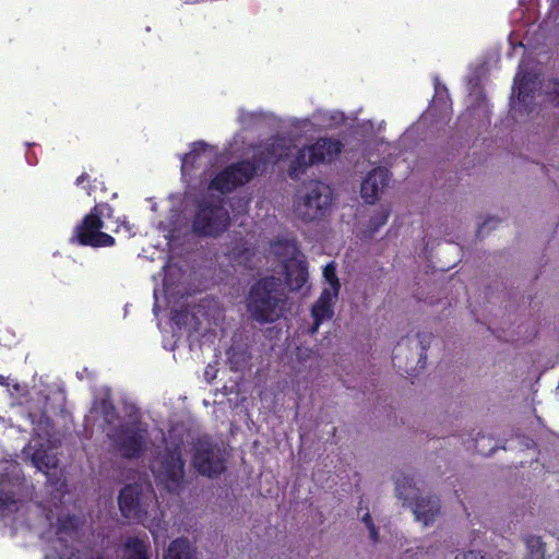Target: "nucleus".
I'll list each match as a JSON object with an SVG mask.
<instances>
[{
  "label": "nucleus",
  "instance_id": "nucleus-1",
  "mask_svg": "<svg viewBox=\"0 0 559 559\" xmlns=\"http://www.w3.org/2000/svg\"><path fill=\"white\" fill-rule=\"evenodd\" d=\"M283 301L282 282L275 276L258 280L249 289L246 307L258 323H274L281 318Z\"/></svg>",
  "mask_w": 559,
  "mask_h": 559
},
{
  "label": "nucleus",
  "instance_id": "nucleus-2",
  "mask_svg": "<svg viewBox=\"0 0 559 559\" xmlns=\"http://www.w3.org/2000/svg\"><path fill=\"white\" fill-rule=\"evenodd\" d=\"M191 230L198 237L218 238L230 226V215L224 200L216 197H203L194 202Z\"/></svg>",
  "mask_w": 559,
  "mask_h": 559
},
{
  "label": "nucleus",
  "instance_id": "nucleus-3",
  "mask_svg": "<svg viewBox=\"0 0 559 559\" xmlns=\"http://www.w3.org/2000/svg\"><path fill=\"white\" fill-rule=\"evenodd\" d=\"M112 212L114 209L108 203H97L74 227L70 238L71 243L92 248L115 246V238L102 231L104 227L103 217H110Z\"/></svg>",
  "mask_w": 559,
  "mask_h": 559
},
{
  "label": "nucleus",
  "instance_id": "nucleus-4",
  "mask_svg": "<svg viewBox=\"0 0 559 559\" xmlns=\"http://www.w3.org/2000/svg\"><path fill=\"white\" fill-rule=\"evenodd\" d=\"M332 204V191L319 180L304 183L295 203L296 215L304 222L323 218Z\"/></svg>",
  "mask_w": 559,
  "mask_h": 559
},
{
  "label": "nucleus",
  "instance_id": "nucleus-5",
  "mask_svg": "<svg viewBox=\"0 0 559 559\" xmlns=\"http://www.w3.org/2000/svg\"><path fill=\"white\" fill-rule=\"evenodd\" d=\"M396 497L412 509L415 519L424 525L431 524L440 513V500L436 496L423 497L413 478L401 475L395 479Z\"/></svg>",
  "mask_w": 559,
  "mask_h": 559
},
{
  "label": "nucleus",
  "instance_id": "nucleus-6",
  "mask_svg": "<svg viewBox=\"0 0 559 559\" xmlns=\"http://www.w3.org/2000/svg\"><path fill=\"white\" fill-rule=\"evenodd\" d=\"M257 175L254 163L249 159L238 160L218 171L210 181L209 189L228 194L250 182Z\"/></svg>",
  "mask_w": 559,
  "mask_h": 559
},
{
  "label": "nucleus",
  "instance_id": "nucleus-7",
  "mask_svg": "<svg viewBox=\"0 0 559 559\" xmlns=\"http://www.w3.org/2000/svg\"><path fill=\"white\" fill-rule=\"evenodd\" d=\"M108 437L123 459H139L146 450L147 430L139 424L119 425Z\"/></svg>",
  "mask_w": 559,
  "mask_h": 559
},
{
  "label": "nucleus",
  "instance_id": "nucleus-8",
  "mask_svg": "<svg viewBox=\"0 0 559 559\" xmlns=\"http://www.w3.org/2000/svg\"><path fill=\"white\" fill-rule=\"evenodd\" d=\"M152 497L143 492L139 484L126 485L119 493L118 504L123 518L135 523L147 519Z\"/></svg>",
  "mask_w": 559,
  "mask_h": 559
},
{
  "label": "nucleus",
  "instance_id": "nucleus-9",
  "mask_svg": "<svg viewBox=\"0 0 559 559\" xmlns=\"http://www.w3.org/2000/svg\"><path fill=\"white\" fill-rule=\"evenodd\" d=\"M192 465L195 471L209 478H217L226 471L225 460L207 439L193 443Z\"/></svg>",
  "mask_w": 559,
  "mask_h": 559
},
{
  "label": "nucleus",
  "instance_id": "nucleus-10",
  "mask_svg": "<svg viewBox=\"0 0 559 559\" xmlns=\"http://www.w3.org/2000/svg\"><path fill=\"white\" fill-rule=\"evenodd\" d=\"M185 477V460L179 450L167 452L162 461L158 478L169 492H177L182 486Z\"/></svg>",
  "mask_w": 559,
  "mask_h": 559
},
{
  "label": "nucleus",
  "instance_id": "nucleus-11",
  "mask_svg": "<svg viewBox=\"0 0 559 559\" xmlns=\"http://www.w3.org/2000/svg\"><path fill=\"white\" fill-rule=\"evenodd\" d=\"M390 171L384 167H378L369 171L361 182V198L366 203L373 204L379 199V193L389 185Z\"/></svg>",
  "mask_w": 559,
  "mask_h": 559
},
{
  "label": "nucleus",
  "instance_id": "nucleus-12",
  "mask_svg": "<svg viewBox=\"0 0 559 559\" xmlns=\"http://www.w3.org/2000/svg\"><path fill=\"white\" fill-rule=\"evenodd\" d=\"M309 148L313 157L312 162L319 165L335 160L342 153L344 144L337 139L321 136L309 145Z\"/></svg>",
  "mask_w": 559,
  "mask_h": 559
},
{
  "label": "nucleus",
  "instance_id": "nucleus-13",
  "mask_svg": "<svg viewBox=\"0 0 559 559\" xmlns=\"http://www.w3.org/2000/svg\"><path fill=\"white\" fill-rule=\"evenodd\" d=\"M312 159L313 157L309 145H304L300 147L288 167L287 173L289 178L298 180L304 174H306L310 166L318 165L317 162H312Z\"/></svg>",
  "mask_w": 559,
  "mask_h": 559
},
{
  "label": "nucleus",
  "instance_id": "nucleus-14",
  "mask_svg": "<svg viewBox=\"0 0 559 559\" xmlns=\"http://www.w3.org/2000/svg\"><path fill=\"white\" fill-rule=\"evenodd\" d=\"M278 144L275 142L266 143L262 150L255 152L250 162L257 165V173L265 171L269 164H277L282 159V155L277 153Z\"/></svg>",
  "mask_w": 559,
  "mask_h": 559
},
{
  "label": "nucleus",
  "instance_id": "nucleus-15",
  "mask_svg": "<svg viewBox=\"0 0 559 559\" xmlns=\"http://www.w3.org/2000/svg\"><path fill=\"white\" fill-rule=\"evenodd\" d=\"M164 559H197L195 548L188 538H176L169 544Z\"/></svg>",
  "mask_w": 559,
  "mask_h": 559
},
{
  "label": "nucleus",
  "instance_id": "nucleus-16",
  "mask_svg": "<svg viewBox=\"0 0 559 559\" xmlns=\"http://www.w3.org/2000/svg\"><path fill=\"white\" fill-rule=\"evenodd\" d=\"M226 255L233 263L247 266L251 262L253 251L249 248L247 240L240 237L231 242Z\"/></svg>",
  "mask_w": 559,
  "mask_h": 559
},
{
  "label": "nucleus",
  "instance_id": "nucleus-17",
  "mask_svg": "<svg viewBox=\"0 0 559 559\" xmlns=\"http://www.w3.org/2000/svg\"><path fill=\"white\" fill-rule=\"evenodd\" d=\"M148 549V545H146L140 537H129L122 547V559H150Z\"/></svg>",
  "mask_w": 559,
  "mask_h": 559
},
{
  "label": "nucleus",
  "instance_id": "nucleus-18",
  "mask_svg": "<svg viewBox=\"0 0 559 559\" xmlns=\"http://www.w3.org/2000/svg\"><path fill=\"white\" fill-rule=\"evenodd\" d=\"M536 90V82L530 75H523L521 79L515 80V87L513 92L516 91V98L520 103L526 104L534 98Z\"/></svg>",
  "mask_w": 559,
  "mask_h": 559
},
{
  "label": "nucleus",
  "instance_id": "nucleus-19",
  "mask_svg": "<svg viewBox=\"0 0 559 559\" xmlns=\"http://www.w3.org/2000/svg\"><path fill=\"white\" fill-rule=\"evenodd\" d=\"M226 354L228 364L233 371L242 370L247 366L249 359L251 358V355L248 352V349L239 345L230 346L227 349Z\"/></svg>",
  "mask_w": 559,
  "mask_h": 559
},
{
  "label": "nucleus",
  "instance_id": "nucleus-20",
  "mask_svg": "<svg viewBox=\"0 0 559 559\" xmlns=\"http://www.w3.org/2000/svg\"><path fill=\"white\" fill-rule=\"evenodd\" d=\"M286 278L294 289H300L308 281L307 265L299 261L294 267L286 266Z\"/></svg>",
  "mask_w": 559,
  "mask_h": 559
},
{
  "label": "nucleus",
  "instance_id": "nucleus-21",
  "mask_svg": "<svg viewBox=\"0 0 559 559\" xmlns=\"http://www.w3.org/2000/svg\"><path fill=\"white\" fill-rule=\"evenodd\" d=\"M334 314L333 307L317 302L311 308L313 324L309 329L310 334H316L323 321L330 320Z\"/></svg>",
  "mask_w": 559,
  "mask_h": 559
},
{
  "label": "nucleus",
  "instance_id": "nucleus-22",
  "mask_svg": "<svg viewBox=\"0 0 559 559\" xmlns=\"http://www.w3.org/2000/svg\"><path fill=\"white\" fill-rule=\"evenodd\" d=\"M527 548L526 559H544L545 558V544L540 537L528 536L525 538Z\"/></svg>",
  "mask_w": 559,
  "mask_h": 559
},
{
  "label": "nucleus",
  "instance_id": "nucleus-23",
  "mask_svg": "<svg viewBox=\"0 0 559 559\" xmlns=\"http://www.w3.org/2000/svg\"><path fill=\"white\" fill-rule=\"evenodd\" d=\"M17 500L15 493L11 489H7L2 484L0 485V511L14 512L17 511Z\"/></svg>",
  "mask_w": 559,
  "mask_h": 559
},
{
  "label": "nucleus",
  "instance_id": "nucleus-24",
  "mask_svg": "<svg viewBox=\"0 0 559 559\" xmlns=\"http://www.w3.org/2000/svg\"><path fill=\"white\" fill-rule=\"evenodd\" d=\"M323 277L325 282H328L332 289L335 290V293H340L341 289V283L336 275V267L334 262H330L326 264L323 269Z\"/></svg>",
  "mask_w": 559,
  "mask_h": 559
},
{
  "label": "nucleus",
  "instance_id": "nucleus-25",
  "mask_svg": "<svg viewBox=\"0 0 559 559\" xmlns=\"http://www.w3.org/2000/svg\"><path fill=\"white\" fill-rule=\"evenodd\" d=\"M76 530V518L74 515H62L57 521L58 533H70Z\"/></svg>",
  "mask_w": 559,
  "mask_h": 559
},
{
  "label": "nucleus",
  "instance_id": "nucleus-26",
  "mask_svg": "<svg viewBox=\"0 0 559 559\" xmlns=\"http://www.w3.org/2000/svg\"><path fill=\"white\" fill-rule=\"evenodd\" d=\"M417 337L419 340V344L421 347V353L418 358V364H420L421 368H425L426 359H427L426 352L430 345V342H431V338L433 337V335L431 333L419 332V333H417Z\"/></svg>",
  "mask_w": 559,
  "mask_h": 559
},
{
  "label": "nucleus",
  "instance_id": "nucleus-27",
  "mask_svg": "<svg viewBox=\"0 0 559 559\" xmlns=\"http://www.w3.org/2000/svg\"><path fill=\"white\" fill-rule=\"evenodd\" d=\"M207 148V144L203 141H197L192 144V150L187 153L182 159L183 165L187 163H193L195 162L197 157L205 152Z\"/></svg>",
  "mask_w": 559,
  "mask_h": 559
},
{
  "label": "nucleus",
  "instance_id": "nucleus-28",
  "mask_svg": "<svg viewBox=\"0 0 559 559\" xmlns=\"http://www.w3.org/2000/svg\"><path fill=\"white\" fill-rule=\"evenodd\" d=\"M338 293L332 288H323L317 302L333 307V299L336 298Z\"/></svg>",
  "mask_w": 559,
  "mask_h": 559
},
{
  "label": "nucleus",
  "instance_id": "nucleus-29",
  "mask_svg": "<svg viewBox=\"0 0 559 559\" xmlns=\"http://www.w3.org/2000/svg\"><path fill=\"white\" fill-rule=\"evenodd\" d=\"M103 414H104L105 421L107 424H111L112 420L117 417L116 408L110 403H108V404L104 403V405H103Z\"/></svg>",
  "mask_w": 559,
  "mask_h": 559
},
{
  "label": "nucleus",
  "instance_id": "nucleus-30",
  "mask_svg": "<svg viewBox=\"0 0 559 559\" xmlns=\"http://www.w3.org/2000/svg\"><path fill=\"white\" fill-rule=\"evenodd\" d=\"M455 559H484L480 552L475 550H468L455 557Z\"/></svg>",
  "mask_w": 559,
  "mask_h": 559
},
{
  "label": "nucleus",
  "instance_id": "nucleus-31",
  "mask_svg": "<svg viewBox=\"0 0 559 559\" xmlns=\"http://www.w3.org/2000/svg\"><path fill=\"white\" fill-rule=\"evenodd\" d=\"M388 217H389V211H385L381 214V216L379 218L372 217L371 223H372V225H374L376 228H378L386 223Z\"/></svg>",
  "mask_w": 559,
  "mask_h": 559
},
{
  "label": "nucleus",
  "instance_id": "nucleus-32",
  "mask_svg": "<svg viewBox=\"0 0 559 559\" xmlns=\"http://www.w3.org/2000/svg\"><path fill=\"white\" fill-rule=\"evenodd\" d=\"M444 95L448 98V90L444 86H442V87L441 86H436L435 102L441 100V102H443L445 104L447 102L443 98Z\"/></svg>",
  "mask_w": 559,
  "mask_h": 559
},
{
  "label": "nucleus",
  "instance_id": "nucleus-33",
  "mask_svg": "<svg viewBox=\"0 0 559 559\" xmlns=\"http://www.w3.org/2000/svg\"><path fill=\"white\" fill-rule=\"evenodd\" d=\"M397 358H399V355H397V354H394V355H393V357H392V362H393V365H394V366H396V367L399 368V370H400V371H404V372H405V373H407L408 376H413V373L409 371V369H408L407 367L403 368V367L401 366V364L396 361V360H397Z\"/></svg>",
  "mask_w": 559,
  "mask_h": 559
},
{
  "label": "nucleus",
  "instance_id": "nucleus-34",
  "mask_svg": "<svg viewBox=\"0 0 559 559\" xmlns=\"http://www.w3.org/2000/svg\"><path fill=\"white\" fill-rule=\"evenodd\" d=\"M369 531V537L373 543H377L379 540V532L376 525H372L368 527Z\"/></svg>",
  "mask_w": 559,
  "mask_h": 559
},
{
  "label": "nucleus",
  "instance_id": "nucleus-35",
  "mask_svg": "<svg viewBox=\"0 0 559 559\" xmlns=\"http://www.w3.org/2000/svg\"><path fill=\"white\" fill-rule=\"evenodd\" d=\"M90 181H91V177H90V175H88V174H86V173H83L82 175H80V176L76 178V180H75V185L80 187V186H82L84 182L90 183Z\"/></svg>",
  "mask_w": 559,
  "mask_h": 559
},
{
  "label": "nucleus",
  "instance_id": "nucleus-36",
  "mask_svg": "<svg viewBox=\"0 0 559 559\" xmlns=\"http://www.w3.org/2000/svg\"><path fill=\"white\" fill-rule=\"evenodd\" d=\"M124 228L129 236L133 235L132 233V226L128 222H122L118 225L116 231H119V229Z\"/></svg>",
  "mask_w": 559,
  "mask_h": 559
},
{
  "label": "nucleus",
  "instance_id": "nucleus-37",
  "mask_svg": "<svg viewBox=\"0 0 559 559\" xmlns=\"http://www.w3.org/2000/svg\"><path fill=\"white\" fill-rule=\"evenodd\" d=\"M361 521L365 523L367 528L374 525V523L372 522L371 515L368 511L362 515Z\"/></svg>",
  "mask_w": 559,
  "mask_h": 559
},
{
  "label": "nucleus",
  "instance_id": "nucleus-38",
  "mask_svg": "<svg viewBox=\"0 0 559 559\" xmlns=\"http://www.w3.org/2000/svg\"><path fill=\"white\" fill-rule=\"evenodd\" d=\"M491 222H493V219H491V218H490V219H488V221H486V222H484V224L478 228L477 234H478V235H481V234L484 233L485 228H486V227H487Z\"/></svg>",
  "mask_w": 559,
  "mask_h": 559
},
{
  "label": "nucleus",
  "instance_id": "nucleus-39",
  "mask_svg": "<svg viewBox=\"0 0 559 559\" xmlns=\"http://www.w3.org/2000/svg\"><path fill=\"white\" fill-rule=\"evenodd\" d=\"M554 92L557 95V102L559 104V80L554 81Z\"/></svg>",
  "mask_w": 559,
  "mask_h": 559
},
{
  "label": "nucleus",
  "instance_id": "nucleus-40",
  "mask_svg": "<svg viewBox=\"0 0 559 559\" xmlns=\"http://www.w3.org/2000/svg\"><path fill=\"white\" fill-rule=\"evenodd\" d=\"M179 316H180V311L176 310L174 313H173V320L176 321V323H180V320H179Z\"/></svg>",
  "mask_w": 559,
  "mask_h": 559
},
{
  "label": "nucleus",
  "instance_id": "nucleus-41",
  "mask_svg": "<svg viewBox=\"0 0 559 559\" xmlns=\"http://www.w3.org/2000/svg\"><path fill=\"white\" fill-rule=\"evenodd\" d=\"M0 385L8 386L9 385L8 378L0 376Z\"/></svg>",
  "mask_w": 559,
  "mask_h": 559
},
{
  "label": "nucleus",
  "instance_id": "nucleus-42",
  "mask_svg": "<svg viewBox=\"0 0 559 559\" xmlns=\"http://www.w3.org/2000/svg\"><path fill=\"white\" fill-rule=\"evenodd\" d=\"M33 461L38 465L39 464V461H40V457H39V453H35L34 456H33Z\"/></svg>",
  "mask_w": 559,
  "mask_h": 559
},
{
  "label": "nucleus",
  "instance_id": "nucleus-43",
  "mask_svg": "<svg viewBox=\"0 0 559 559\" xmlns=\"http://www.w3.org/2000/svg\"><path fill=\"white\" fill-rule=\"evenodd\" d=\"M86 189L87 193L91 195L94 187L92 185H88L87 187H84Z\"/></svg>",
  "mask_w": 559,
  "mask_h": 559
},
{
  "label": "nucleus",
  "instance_id": "nucleus-44",
  "mask_svg": "<svg viewBox=\"0 0 559 559\" xmlns=\"http://www.w3.org/2000/svg\"><path fill=\"white\" fill-rule=\"evenodd\" d=\"M552 2H559V0H552Z\"/></svg>",
  "mask_w": 559,
  "mask_h": 559
}]
</instances>
